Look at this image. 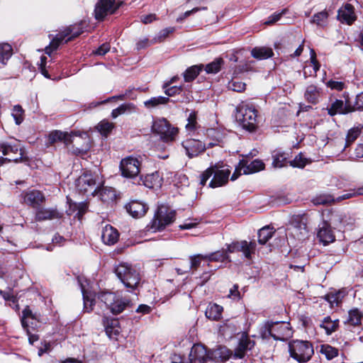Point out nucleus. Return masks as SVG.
I'll list each match as a JSON object with an SVG mask.
<instances>
[{
	"label": "nucleus",
	"mask_w": 363,
	"mask_h": 363,
	"mask_svg": "<svg viewBox=\"0 0 363 363\" xmlns=\"http://www.w3.org/2000/svg\"><path fill=\"white\" fill-rule=\"evenodd\" d=\"M228 253H229V252H227L226 248L225 250L216 251L215 252L206 255L204 257L206 260L209 262H224L229 259Z\"/></svg>",
	"instance_id": "58836bf2"
},
{
	"label": "nucleus",
	"mask_w": 363,
	"mask_h": 363,
	"mask_svg": "<svg viewBox=\"0 0 363 363\" xmlns=\"http://www.w3.org/2000/svg\"><path fill=\"white\" fill-rule=\"evenodd\" d=\"M48 140L51 144L64 141L67 145H72L69 150L76 155H84L90 148L89 138L86 133L72 132L68 134L60 130H54L49 134Z\"/></svg>",
	"instance_id": "f257e3e1"
},
{
	"label": "nucleus",
	"mask_w": 363,
	"mask_h": 363,
	"mask_svg": "<svg viewBox=\"0 0 363 363\" xmlns=\"http://www.w3.org/2000/svg\"><path fill=\"white\" fill-rule=\"evenodd\" d=\"M342 298V295L340 291L336 292L335 294H330L326 296V300L330 303L338 304L341 301Z\"/></svg>",
	"instance_id": "bf43d9fd"
},
{
	"label": "nucleus",
	"mask_w": 363,
	"mask_h": 363,
	"mask_svg": "<svg viewBox=\"0 0 363 363\" xmlns=\"http://www.w3.org/2000/svg\"><path fill=\"white\" fill-rule=\"evenodd\" d=\"M126 210L133 218H140L145 216L148 207L143 202L132 201L126 206Z\"/></svg>",
	"instance_id": "a878e982"
},
{
	"label": "nucleus",
	"mask_w": 363,
	"mask_h": 363,
	"mask_svg": "<svg viewBox=\"0 0 363 363\" xmlns=\"http://www.w3.org/2000/svg\"><path fill=\"white\" fill-rule=\"evenodd\" d=\"M317 237L320 242L323 243L324 245L335 241V237L330 223L326 220H323L319 224Z\"/></svg>",
	"instance_id": "6ab92c4d"
},
{
	"label": "nucleus",
	"mask_w": 363,
	"mask_h": 363,
	"mask_svg": "<svg viewBox=\"0 0 363 363\" xmlns=\"http://www.w3.org/2000/svg\"><path fill=\"white\" fill-rule=\"evenodd\" d=\"M290 223L291 226H293L296 230H300L301 234L307 233L306 223L303 216L299 215L294 216L291 218Z\"/></svg>",
	"instance_id": "a19ab883"
},
{
	"label": "nucleus",
	"mask_w": 363,
	"mask_h": 363,
	"mask_svg": "<svg viewBox=\"0 0 363 363\" xmlns=\"http://www.w3.org/2000/svg\"><path fill=\"white\" fill-rule=\"evenodd\" d=\"M196 118L194 113H191L188 118V123L186 125V128L189 130H194L196 128Z\"/></svg>",
	"instance_id": "69168bd1"
},
{
	"label": "nucleus",
	"mask_w": 363,
	"mask_h": 363,
	"mask_svg": "<svg viewBox=\"0 0 363 363\" xmlns=\"http://www.w3.org/2000/svg\"><path fill=\"white\" fill-rule=\"evenodd\" d=\"M0 151L4 155H9L10 153H18L19 151V157H0V167L6 162H14L16 163L23 160V152L16 145H11L8 143H0Z\"/></svg>",
	"instance_id": "2eb2a0df"
},
{
	"label": "nucleus",
	"mask_w": 363,
	"mask_h": 363,
	"mask_svg": "<svg viewBox=\"0 0 363 363\" xmlns=\"http://www.w3.org/2000/svg\"><path fill=\"white\" fill-rule=\"evenodd\" d=\"M260 335L264 339H268L272 337V322H267L259 330Z\"/></svg>",
	"instance_id": "864d4df0"
},
{
	"label": "nucleus",
	"mask_w": 363,
	"mask_h": 363,
	"mask_svg": "<svg viewBox=\"0 0 363 363\" xmlns=\"http://www.w3.org/2000/svg\"><path fill=\"white\" fill-rule=\"evenodd\" d=\"M135 106L132 103L123 104L119 106L118 108L113 109L111 113V116L113 118H116L118 116L123 114L126 112H131L134 111Z\"/></svg>",
	"instance_id": "a18cd8bd"
},
{
	"label": "nucleus",
	"mask_w": 363,
	"mask_h": 363,
	"mask_svg": "<svg viewBox=\"0 0 363 363\" xmlns=\"http://www.w3.org/2000/svg\"><path fill=\"white\" fill-rule=\"evenodd\" d=\"M21 325L27 334L30 333V329H35L40 323V315L33 313L28 306H26L22 311L21 319Z\"/></svg>",
	"instance_id": "4468645a"
},
{
	"label": "nucleus",
	"mask_w": 363,
	"mask_h": 363,
	"mask_svg": "<svg viewBox=\"0 0 363 363\" xmlns=\"http://www.w3.org/2000/svg\"><path fill=\"white\" fill-rule=\"evenodd\" d=\"M203 68V65H193L186 69L183 76L186 82L194 80Z\"/></svg>",
	"instance_id": "c9c22d12"
},
{
	"label": "nucleus",
	"mask_w": 363,
	"mask_h": 363,
	"mask_svg": "<svg viewBox=\"0 0 363 363\" xmlns=\"http://www.w3.org/2000/svg\"><path fill=\"white\" fill-rule=\"evenodd\" d=\"M227 252L229 253H235L241 252L245 258L252 259V255H255L257 247V244L255 240L247 241L237 240L233 241L230 244H226Z\"/></svg>",
	"instance_id": "9d476101"
},
{
	"label": "nucleus",
	"mask_w": 363,
	"mask_h": 363,
	"mask_svg": "<svg viewBox=\"0 0 363 363\" xmlns=\"http://www.w3.org/2000/svg\"><path fill=\"white\" fill-rule=\"evenodd\" d=\"M272 165L275 168H281L285 166L287 160V154L279 150H275L272 153Z\"/></svg>",
	"instance_id": "4c0bfd02"
},
{
	"label": "nucleus",
	"mask_w": 363,
	"mask_h": 363,
	"mask_svg": "<svg viewBox=\"0 0 363 363\" xmlns=\"http://www.w3.org/2000/svg\"><path fill=\"white\" fill-rule=\"evenodd\" d=\"M290 357L299 363L308 362L314 354L313 346L306 340H294L289 343Z\"/></svg>",
	"instance_id": "39448f33"
},
{
	"label": "nucleus",
	"mask_w": 363,
	"mask_h": 363,
	"mask_svg": "<svg viewBox=\"0 0 363 363\" xmlns=\"http://www.w3.org/2000/svg\"><path fill=\"white\" fill-rule=\"evenodd\" d=\"M84 299V310L89 312L93 310V306L94 305L95 301L94 298L89 297L87 294H83Z\"/></svg>",
	"instance_id": "13d9d810"
},
{
	"label": "nucleus",
	"mask_w": 363,
	"mask_h": 363,
	"mask_svg": "<svg viewBox=\"0 0 363 363\" xmlns=\"http://www.w3.org/2000/svg\"><path fill=\"white\" fill-rule=\"evenodd\" d=\"M275 233V230L273 227L266 225L258 231V242L260 245H264Z\"/></svg>",
	"instance_id": "f704fd0d"
},
{
	"label": "nucleus",
	"mask_w": 363,
	"mask_h": 363,
	"mask_svg": "<svg viewBox=\"0 0 363 363\" xmlns=\"http://www.w3.org/2000/svg\"><path fill=\"white\" fill-rule=\"evenodd\" d=\"M83 32L79 26H73L66 28L62 33L56 35L50 45L45 48V52L50 55L53 50L57 49L63 43H67L79 36Z\"/></svg>",
	"instance_id": "0eeeda50"
},
{
	"label": "nucleus",
	"mask_w": 363,
	"mask_h": 363,
	"mask_svg": "<svg viewBox=\"0 0 363 363\" xmlns=\"http://www.w3.org/2000/svg\"><path fill=\"white\" fill-rule=\"evenodd\" d=\"M111 46L108 43H104L99 46L94 53L97 55L103 56L110 50Z\"/></svg>",
	"instance_id": "0e129e2a"
},
{
	"label": "nucleus",
	"mask_w": 363,
	"mask_h": 363,
	"mask_svg": "<svg viewBox=\"0 0 363 363\" xmlns=\"http://www.w3.org/2000/svg\"><path fill=\"white\" fill-rule=\"evenodd\" d=\"M95 186V176L90 172H85L76 181L77 189L84 194L94 189Z\"/></svg>",
	"instance_id": "a211bd4d"
},
{
	"label": "nucleus",
	"mask_w": 363,
	"mask_h": 363,
	"mask_svg": "<svg viewBox=\"0 0 363 363\" xmlns=\"http://www.w3.org/2000/svg\"><path fill=\"white\" fill-rule=\"evenodd\" d=\"M189 357L190 363H206L209 359L208 352L200 344H196L191 347Z\"/></svg>",
	"instance_id": "aec40b11"
},
{
	"label": "nucleus",
	"mask_w": 363,
	"mask_h": 363,
	"mask_svg": "<svg viewBox=\"0 0 363 363\" xmlns=\"http://www.w3.org/2000/svg\"><path fill=\"white\" fill-rule=\"evenodd\" d=\"M175 217V211L171 210L165 206H160L157 208L153 219L147 226V230L161 231L171 225L174 221Z\"/></svg>",
	"instance_id": "423d86ee"
},
{
	"label": "nucleus",
	"mask_w": 363,
	"mask_h": 363,
	"mask_svg": "<svg viewBox=\"0 0 363 363\" xmlns=\"http://www.w3.org/2000/svg\"><path fill=\"white\" fill-rule=\"evenodd\" d=\"M223 63V60L221 58H216L206 65L205 70L208 74H216L220 70Z\"/></svg>",
	"instance_id": "09e8293b"
},
{
	"label": "nucleus",
	"mask_w": 363,
	"mask_h": 363,
	"mask_svg": "<svg viewBox=\"0 0 363 363\" xmlns=\"http://www.w3.org/2000/svg\"><path fill=\"white\" fill-rule=\"evenodd\" d=\"M229 166L223 164H216L206 169L200 176V184L204 186L208 179L213 175L209 183V186L216 188L228 183L230 174Z\"/></svg>",
	"instance_id": "f03ea898"
},
{
	"label": "nucleus",
	"mask_w": 363,
	"mask_h": 363,
	"mask_svg": "<svg viewBox=\"0 0 363 363\" xmlns=\"http://www.w3.org/2000/svg\"><path fill=\"white\" fill-rule=\"evenodd\" d=\"M273 55L272 49L267 47H255L251 50V55L259 60L268 59Z\"/></svg>",
	"instance_id": "2f4dec72"
},
{
	"label": "nucleus",
	"mask_w": 363,
	"mask_h": 363,
	"mask_svg": "<svg viewBox=\"0 0 363 363\" xmlns=\"http://www.w3.org/2000/svg\"><path fill=\"white\" fill-rule=\"evenodd\" d=\"M361 128L359 127L352 128L348 130L345 140V148L351 145L359 136Z\"/></svg>",
	"instance_id": "49530a36"
},
{
	"label": "nucleus",
	"mask_w": 363,
	"mask_h": 363,
	"mask_svg": "<svg viewBox=\"0 0 363 363\" xmlns=\"http://www.w3.org/2000/svg\"><path fill=\"white\" fill-rule=\"evenodd\" d=\"M121 4V2L116 4L115 0H99L94 10L96 18L103 20L108 14L114 13Z\"/></svg>",
	"instance_id": "f8f14e48"
},
{
	"label": "nucleus",
	"mask_w": 363,
	"mask_h": 363,
	"mask_svg": "<svg viewBox=\"0 0 363 363\" xmlns=\"http://www.w3.org/2000/svg\"><path fill=\"white\" fill-rule=\"evenodd\" d=\"M115 274L126 288L135 289L140 281L138 269L128 263H121L116 267Z\"/></svg>",
	"instance_id": "20e7f679"
},
{
	"label": "nucleus",
	"mask_w": 363,
	"mask_h": 363,
	"mask_svg": "<svg viewBox=\"0 0 363 363\" xmlns=\"http://www.w3.org/2000/svg\"><path fill=\"white\" fill-rule=\"evenodd\" d=\"M290 165L294 167L303 168L306 164V159L303 157L300 154L297 155L293 160L289 162Z\"/></svg>",
	"instance_id": "4d7b16f0"
},
{
	"label": "nucleus",
	"mask_w": 363,
	"mask_h": 363,
	"mask_svg": "<svg viewBox=\"0 0 363 363\" xmlns=\"http://www.w3.org/2000/svg\"><path fill=\"white\" fill-rule=\"evenodd\" d=\"M354 110L363 109V92L360 93L356 96L355 103L354 105Z\"/></svg>",
	"instance_id": "774afa93"
},
{
	"label": "nucleus",
	"mask_w": 363,
	"mask_h": 363,
	"mask_svg": "<svg viewBox=\"0 0 363 363\" xmlns=\"http://www.w3.org/2000/svg\"><path fill=\"white\" fill-rule=\"evenodd\" d=\"M152 128L153 132L160 135L161 140L165 143L174 141L178 133V129L172 127L165 118L155 121Z\"/></svg>",
	"instance_id": "1a4fd4ad"
},
{
	"label": "nucleus",
	"mask_w": 363,
	"mask_h": 363,
	"mask_svg": "<svg viewBox=\"0 0 363 363\" xmlns=\"http://www.w3.org/2000/svg\"><path fill=\"white\" fill-rule=\"evenodd\" d=\"M78 211L77 216L79 219H81L84 214L86 212L88 206L86 203L80 202L75 205Z\"/></svg>",
	"instance_id": "e2e57ef3"
},
{
	"label": "nucleus",
	"mask_w": 363,
	"mask_h": 363,
	"mask_svg": "<svg viewBox=\"0 0 363 363\" xmlns=\"http://www.w3.org/2000/svg\"><path fill=\"white\" fill-rule=\"evenodd\" d=\"M120 169L123 177L135 178L140 173V162L136 157L132 156L127 157L121 161Z\"/></svg>",
	"instance_id": "9b49d317"
},
{
	"label": "nucleus",
	"mask_w": 363,
	"mask_h": 363,
	"mask_svg": "<svg viewBox=\"0 0 363 363\" xmlns=\"http://www.w3.org/2000/svg\"><path fill=\"white\" fill-rule=\"evenodd\" d=\"M327 109L328 114L331 116L336 114H345L352 111L351 109L345 106L342 100L339 99H336L333 102L330 108H328Z\"/></svg>",
	"instance_id": "c756f323"
},
{
	"label": "nucleus",
	"mask_w": 363,
	"mask_h": 363,
	"mask_svg": "<svg viewBox=\"0 0 363 363\" xmlns=\"http://www.w3.org/2000/svg\"><path fill=\"white\" fill-rule=\"evenodd\" d=\"M164 89V93L167 96H173L176 94H179L182 91V87L173 86L171 87H166Z\"/></svg>",
	"instance_id": "680f3d73"
},
{
	"label": "nucleus",
	"mask_w": 363,
	"mask_h": 363,
	"mask_svg": "<svg viewBox=\"0 0 363 363\" xmlns=\"http://www.w3.org/2000/svg\"><path fill=\"white\" fill-rule=\"evenodd\" d=\"M314 205H328L335 202V199L330 194H320L317 195L312 199Z\"/></svg>",
	"instance_id": "c03bdc74"
},
{
	"label": "nucleus",
	"mask_w": 363,
	"mask_h": 363,
	"mask_svg": "<svg viewBox=\"0 0 363 363\" xmlns=\"http://www.w3.org/2000/svg\"><path fill=\"white\" fill-rule=\"evenodd\" d=\"M228 89L237 92H242L245 90L246 84L244 82L232 80L228 83Z\"/></svg>",
	"instance_id": "5fc2aeb1"
},
{
	"label": "nucleus",
	"mask_w": 363,
	"mask_h": 363,
	"mask_svg": "<svg viewBox=\"0 0 363 363\" xmlns=\"http://www.w3.org/2000/svg\"><path fill=\"white\" fill-rule=\"evenodd\" d=\"M272 337L276 340L284 341L292 335L290 323L288 322H272Z\"/></svg>",
	"instance_id": "dca6fc26"
},
{
	"label": "nucleus",
	"mask_w": 363,
	"mask_h": 363,
	"mask_svg": "<svg viewBox=\"0 0 363 363\" xmlns=\"http://www.w3.org/2000/svg\"><path fill=\"white\" fill-rule=\"evenodd\" d=\"M118 230L110 225H106L102 230L101 239L108 245H113L118 240Z\"/></svg>",
	"instance_id": "bb28decb"
},
{
	"label": "nucleus",
	"mask_w": 363,
	"mask_h": 363,
	"mask_svg": "<svg viewBox=\"0 0 363 363\" xmlns=\"http://www.w3.org/2000/svg\"><path fill=\"white\" fill-rule=\"evenodd\" d=\"M223 310V307L216 303H209L206 308L205 315L210 320H218L222 317Z\"/></svg>",
	"instance_id": "7c9ffc66"
},
{
	"label": "nucleus",
	"mask_w": 363,
	"mask_h": 363,
	"mask_svg": "<svg viewBox=\"0 0 363 363\" xmlns=\"http://www.w3.org/2000/svg\"><path fill=\"white\" fill-rule=\"evenodd\" d=\"M285 12H286V10L284 9V10H283L280 13H273L272 15L269 16L267 21H266L264 22V24H266V25H272V24L275 23L276 22H277L281 18V17L282 16V15L284 13H285Z\"/></svg>",
	"instance_id": "052dcab7"
},
{
	"label": "nucleus",
	"mask_w": 363,
	"mask_h": 363,
	"mask_svg": "<svg viewBox=\"0 0 363 363\" xmlns=\"http://www.w3.org/2000/svg\"><path fill=\"white\" fill-rule=\"evenodd\" d=\"M113 128V123L105 121H101L96 126V128L100 132V133L106 137L111 133Z\"/></svg>",
	"instance_id": "8fccbe9b"
},
{
	"label": "nucleus",
	"mask_w": 363,
	"mask_h": 363,
	"mask_svg": "<svg viewBox=\"0 0 363 363\" xmlns=\"http://www.w3.org/2000/svg\"><path fill=\"white\" fill-rule=\"evenodd\" d=\"M328 18V13L325 10H324L314 14L311 20V23L320 27H324L327 24Z\"/></svg>",
	"instance_id": "37998d69"
},
{
	"label": "nucleus",
	"mask_w": 363,
	"mask_h": 363,
	"mask_svg": "<svg viewBox=\"0 0 363 363\" xmlns=\"http://www.w3.org/2000/svg\"><path fill=\"white\" fill-rule=\"evenodd\" d=\"M337 18L342 23H346L349 25L352 24L356 19L353 6L346 4L343 7L340 8L337 11Z\"/></svg>",
	"instance_id": "b1692460"
},
{
	"label": "nucleus",
	"mask_w": 363,
	"mask_h": 363,
	"mask_svg": "<svg viewBox=\"0 0 363 363\" xmlns=\"http://www.w3.org/2000/svg\"><path fill=\"white\" fill-rule=\"evenodd\" d=\"M12 55V48L8 43L0 44V63L2 66L6 65Z\"/></svg>",
	"instance_id": "79ce46f5"
},
{
	"label": "nucleus",
	"mask_w": 363,
	"mask_h": 363,
	"mask_svg": "<svg viewBox=\"0 0 363 363\" xmlns=\"http://www.w3.org/2000/svg\"><path fill=\"white\" fill-rule=\"evenodd\" d=\"M21 196L23 203L35 209L39 208L45 201L44 194L35 189L23 191Z\"/></svg>",
	"instance_id": "ddd939ff"
},
{
	"label": "nucleus",
	"mask_w": 363,
	"mask_h": 363,
	"mask_svg": "<svg viewBox=\"0 0 363 363\" xmlns=\"http://www.w3.org/2000/svg\"><path fill=\"white\" fill-rule=\"evenodd\" d=\"M205 255H196L190 257V269H197L202 260H206Z\"/></svg>",
	"instance_id": "6e6d98bb"
},
{
	"label": "nucleus",
	"mask_w": 363,
	"mask_h": 363,
	"mask_svg": "<svg viewBox=\"0 0 363 363\" xmlns=\"http://www.w3.org/2000/svg\"><path fill=\"white\" fill-rule=\"evenodd\" d=\"M169 101V97L162 96H155L144 101V106L148 109H152L159 107L160 105L167 104Z\"/></svg>",
	"instance_id": "e433bc0d"
},
{
	"label": "nucleus",
	"mask_w": 363,
	"mask_h": 363,
	"mask_svg": "<svg viewBox=\"0 0 363 363\" xmlns=\"http://www.w3.org/2000/svg\"><path fill=\"white\" fill-rule=\"evenodd\" d=\"M239 165L240 168L242 169L243 174H245L255 173L264 168V162L259 160H255L250 164H247V161L242 160L240 162Z\"/></svg>",
	"instance_id": "c85d7f7f"
},
{
	"label": "nucleus",
	"mask_w": 363,
	"mask_h": 363,
	"mask_svg": "<svg viewBox=\"0 0 363 363\" xmlns=\"http://www.w3.org/2000/svg\"><path fill=\"white\" fill-rule=\"evenodd\" d=\"M99 300L113 314H119L129 305L130 301L126 298H118L112 292H101L98 295Z\"/></svg>",
	"instance_id": "6e6552de"
},
{
	"label": "nucleus",
	"mask_w": 363,
	"mask_h": 363,
	"mask_svg": "<svg viewBox=\"0 0 363 363\" xmlns=\"http://www.w3.org/2000/svg\"><path fill=\"white\" fill-rule=\"evenodd\" d=\"M144 184L150 189L160 187L162 184V178L159 172L147 174L145 178Z\"/></svg>",
	"instance_id": "473e14b6"
},
{
	"label": "nucleus",
	"mask_w": 363,
	"mask_h": 363,
	"mask_svg": "<svg viewBox=\"0 0 363 363\" xmlns=\"http://www.w3.org/2000/svg\"><path fill=\"white\" fill-rule=\"evenodd\" d=\"M362 318L363 314L358 308H352L348 312L347 322L352 325H361Z\"/></svg>",
	"instance_id": "ea45409f"
},
{
	"label": "nucleus",
	"mask_w": 363,
	"mask_h": 363,
	"mask_svg": "<svg viewBox=\"0 0 363 363\" xmlns=\"http://www.w3.org/2000/svg\"><path fill=\"white\" fill-rule=\"evenodd\" d=\"M24 111L22 107L19 105L14 106L12 110V116L17 125H20L23 121Z\"/></svg>",
	"instance_id": "603ef678"
},
{
	"label": "nucleus",
	"mask_w": 363,
	"mask_h": 363,
	"mask_svg": "<svg viewBox=\"0 0 363 363\" xmlns=\"http://www.w3.org/2000/svg\"><path fill=\"white\" fill-rule=\"evenodd\" d=\"M104 326L107 335L110 337L118 335L121 332L119 320L117 318L105 317L103 319Z\"/></svg>",
	"instance_id": "cd10ccee"
},
{
	"label": "nucleus",
	"mask_w": 363,
	"mask_h": 363,
	"mask_svg": "<svg viewBox=\"0 0 363 363\" xmlns=\"http://www.w3.org/2000/svg\"><path fill=\"white\" fill-rule=\"evenodd\" d=\"M255 346V342L247 334H242L237 347L235 350L234 357L241 359L245 357L247 351Z\"/></svg>",
	"instance_id": "412c9836"
},
{
	"label": "nucleus",
	"mask_w": 363,
	"mask_h": 363,
	"mask_svg": "<svg viewBox=\"0 0 363 363\" xmlns=\"http://www.w3.org/2000/svg\"><path fill=\"white\" fill-rule=\"evenodd\" d=\"M358 195H363V187L357 189L350 190L348 192L338 196L335 199V201H341L342 200L348 199Z\"/></svg>",
	"instance_id": "3c124183"
},
{
	"label": "nucleus",
	"mask_w": 363,
	"mask_h": 363,
	"mask_svg": "<svg viewBox=\"0 0 363 363\" xmlns=\"http://www.w3.org/2000/svg\"><path fill=\"white\" fill-rule=\"evenodd\" d=\"M320 327L325 330L328 335H330L338 328L339 320H333L330 316L325 317L320 324Z\"/></svg>",
	"instance_id": "72a5a7b5"
},
{
	"label": "nucleus",
	"mask_w": 363,
	"mask_h": 363,
	"mask_svg": "<svg viewBox=\"0 0 363 363\" xmlns=\"http://www.w3.org/2000/svg\"><path fill=\"white\" fill-rule=\"evenodd\" d=\"M236 118L243 129L253 132L257 128V110L252 104H242L237 107Z\"/></svg>",
	"instance_id": "7ed1b4c3"
},
{
	"label": "nucleus",
	"mask_w": 363,
	"mask_h": 363,
	"mask_svg": "<svg viewBox=\"0 0 363 363\" xmlns=\"http://www.w3.org/2000/svg\"><path fill=\"white\" fill-rule=\"evenodd\" d=\"M182 145L189 158L198 156L206 150V145L203 142L193 138L184 140Z\"/></svg>",
	"instance_id": "f3484780"
},
{
	"label": "nucleus",
	"mask_w": 363,
	"mask_h": 363,
	"mask_svg": "<svg viewBox=\"0 0 363 363\" xmlns=\"http://www.w3.org/2000/svg\"><path fill=\"white\" fill-rule=\"evenodd\" d=\"M62 216L63 213L59 212L56 208H43L40 207L37 209L35 213V220L37 221L52 220L55 218H61Z\"/></svg>",
	"instance_id": "393cba45"
},
{
	"label": "nucleus",
	"mask_w": 363,
	"mask_h": 363,
	"mask_svg": "<svg viewBox=\"0 0 363 363\" xmlns=\"http://www.w3.org/2000/svg\"><path fill=\"white\" fill-rule=\"evenodd\" d=\"M232 355L233 352L225 346H218L216 349L208 351L209 359L216 362H224Z\"/></svg>",
	"instance_id": "4be33fe9"
},
{
	"label": "nucleus",
	"mask_w": 363,
	"mask_h": 363,
	"mask_svg": "<svg viewBox=\"0 0 363 363\" xmlns=\"http://www.w3.org/2000/svg\"><path fill=\"white\" fill-rule=\"evenodd\" d=\"M327 86L332 89L341 91L343 89L345 84L342 82H336V81L330 80L327 82Z\"/></svg>",
	"instance_id": "338daca9"
},
{
	"label": "nucleus",
	"mask_w": 363,
	"mask_h": 363,
	"mask_svg": "<svg viewBox=\"0 0 363 363\" xmlns=\"http://www.w3.org/2000/svg\"><path fill=\"white\" fill-rule=\"evenodd\" d=\"M320 352L330 360L338 355V350L329 345H322Z\"/></svg>",
	"instance_id": "de8ad7c7"
},
{
	"label": "nucleus",
	"mask_w": 363,
	"mask_h": 363,
	"mask_svg": "<svg viewBox=\"0 0 363 363\" xmlns=\"http://www.w3.org/2000/svg\"><path fill=\"white\" fill-rule=\"evenodd\" d=\"M323 95V89L315 84H310L306 86L304 92V99L312 104H316L319 102Z\"/></svg>",
	"instance_id": "5701e85b"
}]
</instances>
